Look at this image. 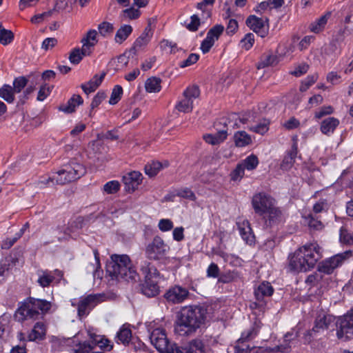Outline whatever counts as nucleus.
Segmentation results:
<instances>
[{"label":"nucleus","instance_id":"nucleus-58","mask_svg":"<svg viewBox=\"0 0 353 353\" xmlns=\"http://www.w3.org/2000/svg\"><path fill=\"white\" fill-rule=\"evenodd\" d=\"M176 195L178 196L188 199L191 201H194L196 199L195 194L188 188H182L176 192Z\"/></svg>","mask_w":353,"mask_h":353},{"label":"nucleus","instance_id":"nucleus-63","mask_svg":"<svg viewBox=\"0 0 353 353\" xmlns=\"http://www.w3.org/2000/svg\"><path fill=\"white\" fill-rule=\"evenodd\" d=\"M159 228L162 232H168L173 228V223L168 219H162L159 222Z\"/></svg>","mask_w":353,"mask_h":353},{"label":"nucleus","instance_id":"nucleus-21","mask_svg":"<svg viewBox=\"0 0 353 353\" xmlns=\"http://www.w3.org/2000/svg\"><path fill=\"white\" fill-rule=\"evenodd\" d=\"M179 353H204V345L200 339H193L184 346H179Z\"/></svg>","mask_w":353,"mask_h":353},{"label":"nucleus","instance_id":"nucleus-15","mask_svg":"<svg viewBox=\"0 0 353 353\" xmlns=\"http://www.w3.org/2000/svg\"><path fill=\"white\" fill-rule=\"evenodd\" d=\"M274 292V288L269 282H263L254 290V296L257 303L254 304L256 307H264L266 304L265 299L270 297Z\"/></svg>","mask_w":353,"mask_h":353},{"label":"nucleus","instance_id":"nucleus-34","mask_svg":"<svg viewBox=\"0 0 353 353\" xmlns=\"http://www.w3.org/2000/svg\"><path fill=\"white\" fill-rule=\"evenodd\" d=\"M161 80L158 77H150L145 82V90L148 92H158L161 90Z\"/></svg>","mask_w":353,"mask_h":353},{"label":"nucleus","instance_id":"nucleus-57","mask_svg":"<svg viewBox=\"0 0 353 353\" xmlns=\"http://www.w3.org/2000/svg\"><path fill=\"white\" fill-rule=\"evenodd\" d=\"M199 59V55L198 54L192 53L188 56V57L185 60L181 61L179 63V66L182 68L190 66L196 63Z\"/></svg>","mask_w":353,"mask_h":353},{"label":"nucleus","instance_id":"nucleus-36","mask_svg":"<svg viewBox=\"0 0 353 353\" xmlns=\"http://www.w3.org/2000/svg\"><path fill=\"white\" fill-rule=\"evenodd\" d=\"M163 168V165L159 161H152L145 165V173L150 177L155 176Z\"/></svg>","mask_w":353,"mask_h":353},{"label":"nucleus","instance_id":"nucleus-50","mask_svg":"<svg viewBox=\"0 0 353 353\" xmlns=\"http://www.w3.org/2000/svg\"><path fill=\"white\" fill-rule=\"evenodd\" d=\"M317 74L307 76L305 79L302 81L299 88V90L302 92H305L312 84H314L317 81Z\"/></svg>","mask_w":353,"mask_h":353},{"label":"nucleus","instance_id":"nucleus-47","mask_svg":"<svg viewBox=\"0 0 353 353\" xmlns=\"http://www.w3.org/2000/svg\"><path fill=\"white\" fill-rule=\"evenodd\" d=\"M276 57L272 54H263L260 61L257 64L258 69H262L265 67L273 65L274 61H276Z\"/></svg>","mask_w":353,"mask_h":353},{"label":"nucleus","instance_id":"nucleus-7","mask_svg":"<svg viewBox=\"0 0 353 353\" xmlns=\"http://www.w3.org/2000/svg\"><path fill=\"white\" fill-rule=\"evenodd\" d=\"M151 343L159 353H179L178 345L170 343L165 334V330L155 329L150 334Z\"/></svg>","mask_w":353,"mask_h":353},{"label":"nucleus","instance_id":"nucleus-20","mask_svg":"<svg viewBox=\"0 0 353 353\" xmlns=\"http://www.w3.org/2000/svg\"><path fill=\"white\" fill-rule=\"evenodd\" d=\"M100 295L90 294L81 299L78 303V315L85 316L88 310L93 307L99 301Z\"/></svg>","mask_w":353,"mask_h":353},{"label":"nucleus","instance_id":"nucleus-53","mask_svg":"<svg viewBox=\"0 0 353 353\" xmlns=\"http://www.w3.org/2000/svg\"><path fill=\"white\" fill-rule=\"evenodd\" d=\"M120 183L117 181H111L103 185V190L108 194H114L119 190Z\"/></svg>","mask_w":353,"mask_h":353},{"label":"nucleus","instance_id":"nucleus-5","mask_svg":"<svg viewBox=\"0 0 353 353\" xmlns=\"http://www.w3.org/2000/svg\"><path fill=\"white\" fill-rule=\"evenodd\" d=\"M85 173L86 168L85 165L78 161L77 158H74L57 172V176L48 177L46 181H42L41 182L49 184L50 182L54 183V181H56L57 184L63 185L77 181Z\"/></svg>","mask_w":353,"mask_h":353},{"label":"nucleus","instance_id":"nucleus-9","mask_svg":"<svg viewBox=\"0 0 353 353\" xmlns=\"http://www.w3.org/2000/svg\"><path fill=\"white\" fill-rule=\"evenodd\" d=\"M352 255V250H347L343 253L337 254L319 263L318 271L326 274H330L336 268L341 265L345 259H349Z\"/></svg>","mask_w":353,"mask_h":353},{"label":"nucleus","instance_id":"nucleus-51","mask_svg":"<svg viewBox=\"0 0 353 353\" xmlns=\"http://www.w3.org/2000/svg\"><path fill=\"white\" fill-rule=\"evenodd\" d=\"M228 119L223 117L216 121L214 123V128L217 131V133H219L221 130H223L225 133V139L228 136Z\"/></svg>","mask_w":353,"mask_h":353},{"label":"nucleus","instance_id":"nucleus-33","mask_svg":"<svg viewBox=\"0 0 353 353\" xmlns=\"http://www.w3.org/2000/svg\"><path fill=\"white\" fill-rule=\"evenodd\" d=\"M14 91L12 87L8 84H4L0 88V97L4 99L8 103H12L14 101Z\"/></svg>","mask_w":353,"mask_h":353},{"label":"nucleus","instance_id":"nucleus-30","mask_svg":"<svg viewBox=\"0 0 353 353\" xmlns=\"http://www.w3.org/2000/svg\"><path fill=\"white\" fill-rule=\"evenodd\" d=\"M236 146L245 147L252 143L251 137L245 131H238L234 135Z\"/></svg>","mask_w":353,"mask_h":353},{"label":"nucleus","instance_id":"nucleus-60","mask_svg":"<svg viewBox=\"0 0 353 353\" xmlns=\"http://www.w3.org/2000/svg\"><path fill=\"white\" fill-rule=\"evenodd\" d=\"M238 277V273L236 272H229L225 274H222L219 278V281L223 283H228L233 281Z\"/></svg>","mask_w":353,"mask_h":353},{"label":"nucleus","instance_id":"nucleus-8","mask_svg":"<svg viewBox=\"0 0 353 353\" xmlns=\"http://www.w3.org/2000/svg\"><path fill=\"white\" fill-rule=\"evenodd\" d=\"M170 250V247L159 236H155L145 247V254L150 260L159 261L163 259Z\"/></svg>","mask_w":353,"mask_h":353},{"label":"nucleus","instance_id":"nucleus-26","mask_svg":"<svg viewBox=\"0 0 353 353\" xmlns=\"http://www.w3.org/2000/svg\"><path fill=\"white\" fill-rule=\"evenodd\" d=\"M46 333V328L45 324L42 322H37L35 323L31 332L28 334V340L30 341L43 340Z\"/></svg>","mask_w":353,"mask_h":353},{"label":"nucleus","instance_id":"nucleus-59","mask_svg":"<svg viewBox=\"0 0 353 353\" xmlns=\"http://www.w3.org/2000/svg\"><path fill=\"white\" fill-rule=\"evenodd\" d=\"M140 11L134 8H130L123 10V17L125 19H136L140 16Z\"/></svg>","mask_w":353,"mask_h":353},{"label":"nucleus","instance_id":"nucleus-27","mask_svg":"<svg viewBox=\"0 0 353 353\" xmlns=\"http://www.w3.org/2000/svg\"><path fill=\"white\" fill-rule=\"evenodd\" d=\"M339 125V119L334 117H328L321 122V131L324 134L330 135L334 132Z\"/></svg>","mask_w":353,"mask_h":353},{"label":"nucleus","instance_id":"nucleus-40","mask_svg":"<svg viewBox=\"0 0 353 353\" xmlns=\"http://www.w3.org/2000/svg\"><path fill=\"white\" fill-rule=\"evenodd\" d=\"M98 140L92 141V145L93 146L96 145H99V143H100V140L102 139H109L111 141H115L119 139V135L117 134V130H108L105 133L103 134H97Z\"/></svg>","mask_w":353,"mask_h":353},{"label":"nucleus","instance_id":"nucleus-28","mask_svg":"<svg viewBox=\"0 0 353 353\" xmlns=\"http://www.w3.org/2000/svg\"><path fill=\"white\" fill-rule=\"evenodd\" d=\"M132 338V331L125 325L121 327L120 330L117 333L115 340L117 343H121L124 345L130 343Z\"/></svg>","mask_w":353,"mask_h":353},{"label":"nucleus","instance_id":"nucleus-18","mask_svg":"<svg viewBox=\"0 0 353 353\" xmlns=\"http://www.w3.org/2000/svg\"><path fill=\"white\" fill-rule=\"evenodd\" d=\"M245 23L248 27L252 30L255 33L262 38L267 36L268 30L265 28L264 21L255 15H250Z\"/></svg>","mask_w":353,"mask_h":353},{"label":"nucleus","instance_id":"nucleus-48","mask_svg":"<svg viewBox=\"0 0 353 353\" xmlns=\"http://www.w3.org/2000/svg\"><path fill=\"white\" fill-rule=\"evenodd\" d=\"M340 241L346 245H353V233L342 227L340 230Z\"/></svg>","mask_w":353,"mask_h":353},{"label":"nucleus","instance_id":"nucleus-42","mask_svg":"<svg viewBox=\"0 0 353 353\" xmlns=\"http://www.w3.org/2000/svg\"><path fill=\"white\" fill-rule=\"evenodd\" d=\"M83 48L81 49L76 48L72 50L69 56V60L71 63L78 64L83 59V56L90 55V54H83Z\"/></svg>","mask_w":353,"mask_h":353},{"label":"nucleus","instance_id":"nucleus-6","mask_svg":"<svg viewBox=\"0 0 353 353\" xmlns=\"http://www.w3.org/2000/svg\"><path fill=\"white\" fill-rule=\"evenodd\" d=\"M140 270L145 277L144 283L141 285V292L148 297L156 296L160 292L159 272L154 264L148 261L141 263Z\"/></svg>","mask_w":353,"mask_h":353},{"label":"nucleus","instance_id":"nucleus-14","mask_svg":"<svg viewBox=\"0 0 353 353\" xmlns=\"http://www.w3.org/2000/svg\"><path fill=\"white\" fill-rule=\"evenodd\" d=\"M223 31L224 26L221 24H216L208 30L205 39L201 44V50L203 54L210 50L214 42L219 39Z\"/></svg>","mask_w":353,"mask_h":353},{"label":"nucleus","instance_id":"nucleus-35","mask_svg":"<svg viewBox=\"0 0 353 353\" xmlns=\"http://www.w3.org/2000/svg\"><path fill=\"white\" fill-rule=\"evenodd\" d=\"M259 332V327L254 325L249 330L244 331L242 332L241 337L238 339V343H243L245 341H248L255 337Z\"/></svg>","mask_w":353,"mask_h":353},{"label":"nucleus","instance_id":"nucleus-17","mask_svg":"<svg viewBox=\"0 0 353 353\" xmlns=\"http://www.w3.org/2000/svg\"><path fill=\"white\" fill-rule=\"evenodd\" d=\"M143 176L141 172L132 171L123 176L122 181L125 185V190L128 192H133L141 183Z\"/></svg>","mask_w":353,"mask_h":353},{"label":"nucleus","instance_id":"nucleus-41","mask_svg":"<svg viewBox=\"0 0 353 353\" xmlns=\"http://www.w3.org/2000/svg\"><path fill=\"white\" fill-rule=\"evenodd\" d=\"M270 121L264 119L262 121L255 125H252L249 128L250 130L263 135L269 130Z\"/></svg>","mask_w":353,"mask_h":353},{"label":"nucleus","instance_id":"nucleus-38","mask_svg":"<svg viewBox=\"0 0 353 353\" xmlns=\"http://www.w3.org/2000/svg\"><path fill=\"white\" fill-rule=\"evenodd\" d=\"M203 139L206 143L211 145H216L225 140V133L223 130H221L219 133L215 134H208L203 136Z\"/></svg>","mask_w":353,"mask_h":353},{"label":"nucleus","instance_id":"nucleus-31","mask_svg":"<svg viewBox=\"0 0 353 353\" xmlns=\"http://www.w3.org/2000/svg\"><path fill=\"white\" fill-rule=\"evenodd\" d=\"M330 15H331V13L327 12L325 14L321 16L316 21H315L314 22L312 23L310 25V26H309L310 30L314 33H319L321 31H322L323 30V28H325V26L327 22V19H329Z\"/></svg>","mask_w":353,"mask_h":353},{"label":"nucleus","instance_id":"nucleus-24","mask_svg":"<svg viewBox=\"0 0 353 353\" xmlns=\"http://www.w3.org/2000/svg\"><path fill=\"white\" fill-rule=\"evenodd\" d=\"M97 32L95 30H90L85 36V37L81 39L83 43V52L86 54H91L90 48L94 47L97 43Z\"/></svg>","mask_w":353,"mask_h":353},{"label":"nucleus","instance_id":"nucleus-25","mask_svg":"<svg viewBox=\"0 0 353 353\" xmlns=\"http://www.w3.org/2000/svg\"><path fill=\"white\" fill-rule=\"evenodd\" d=\"M105 76V72H103L99 77L95 74L86 84H81V88L85 94H88L95 91L102 83Z\"/></svg>","mask_w":353,"mask_h":353},{"label":"nucleus","instance_id":"nucleus-11","mask_svg":"<svg viewBox=\"0 0 353 353\" xmlns=\"http://www.w3.org/2000/svg\"><path fill=\"white\" fill-rule=\"evenodd\" d=\"M199 95L200 90L199 86L194 85L187 88L183 92L184 99L176 105V108L183 112H192L194 100L198 98Z\"/></svg>","mask_w":353,"mask_h":353},{"label":"nucleus","instance_id":"nucleus-32","mask_svg":"<svg viewBox=\"0 0 353 353\" xmlns=\"http://www.w3.org/2000/svg\"><path fill=\"white\" fill-rule=\"evenodd\" d=\"M132 32V27L130 25H123L117 31L114 41L116 43H122Z\"/></svg>","mask_w":353,"mask_h":353},{"label":"nucleus","instance_id":"nucleus-62","mask_svg":"<svg viewBox=\"0 0 353 353\" xmlns=\"http://www.w3.org/2000/svg\"><path fill=\"white\" fill-rule=\"evenodd\" d=\"M309 69V65L307 63H301L296 66L294 70L290 72V74L295 77H301L305 74Z\"/></svg>","mask_w":353,"mask_h":353},{"label":"nucleus","instance_id":"nucleus-56","mask_svg":"<svg viewBox=\"0 0 353 353\" xmlns=\"http://www.w3.org/2000/svg\"><path fill=\"white\" fill-rule=\"evenodd\" d=\"M201 24L200 18L196 14H193L190 17V22L186 25V28L192 32H195L198 30Z\"/></svg>","mask_w":353,"mask_h":353},{"label":"nucleus","instance_id":"nucleus-10","mask_svg":"<svg viewBox=\"0 0 353 353\" xmlns=\"http://www.w3.org/2000/svg\"><path fill=\"white\" fill-rule=\"evenodd\" d=\"M274 204V199L265 192H259L252 196V205L259 216L266 214Z\"/></svg>","mask_w":353,"mask_h":353},{"label":"nucleus","instance_id":"nucleus-55","mask_svg":"<svg viewBox=\"0 0 353 353\" xmlns=\"http://www.w3.org/2000/svg\"><path fill=\"white\" fill-rule=\"evenodd\" d=\"M245 172V167L241 163L236 165L235 169L231 172L230 176L232 181L240 180L243 178Z\"/></svg>","mask_w":353,"mask_h":353},{"label":"nucleus","instance_id":"nucleus-22","mask_svg":"<svg viewBox=\"0 0 353 353\" xmlns=\"http://www.w3.org/2000/svg\"><path fill=\"white\" fill-rule=\"evenodd\" d=\"M240 235L247 244L252 245L254 243L255 236L248 221H243L239 224Z\"/></svg>","mask_w":353,"mask_h":353},{"label":"nucleus","instance_id":"nucleus-39","mask_svg":"<svg viewBox=\"0 0 353 353\" xmlns=\"http://www.w3.org/2000/svg\"><path fill=\"white\" fill-rule=\"evenodd\" d=\"M285 350L283 345H276L274 347H249V353H272L277 352H283Z\"/></svg>","mask_w":353,"mask_h":353},{"label":"nucleus","instance_id":"nucleus-46","mask_svg":"<svg viewBox=\"0 0 353 353\" xmlns=\"http://www.w3.org/2000/svg\"><path fill=\"white\" fill-rule=\"evenodd\" d=\"M323 276L321 272H319L318 270L313 274H310L307 276L305 283L310 285L311 287H314L317 285L322 280H323Z\"/></svg>","mask_w":353,"mask_h":353},{"label":"nucleus","instance_id":"nucleus-12","mask_svg":"<svg viewBox=\"0 0 353 353\" xmlns=\"http://www.w3.org/2000/svg\"><path fill=\"white\" fill-rule=\"evenodd\" d=\"M190 293L186 288L174 285L169 288L163 297L169 304H181L189 299Z\"/></svg>","mask_w":353,"mask_h":353},{"label":"nucleus","instance_id":"nucleus-29","mask_svg":"<svg viewBox=\"0 0 353 353\" xmlns=\"http://www.w3.org/2000/svg\"><path fill=\"white\" fill-rule=\"evenodd\" d=\"M30 298V303L34 305L38 311H41V314L43 315L48 312L52 307L50 301L44 299H39L33 297Z\"/></svg>","mask_w":353,"mask_h":353},{"label":"nucleus","instance_id":"nucleus-45","mask_svg":"<svg viewBox=\"0 0 353 353\" xmlns=\"http://www.w3.org/2000/svg\"><path fill=\"white\" fill-rule=\"evenodd\" d=\"M122 94V87L119 85H115L112 91L109 103L111 105L117 104L121 100Z\"/></svg>","mask_w":353,"mask_h":353},{"label":"nucleus","instance_id":"nucleus-43","mask_svg":"<svg viewBox=\"0 0 353 353\" xmlns=\"http://www.w3.org/2000/svg\"><path fill=\"white\" fill-rule=\"evenodd\" d=\"M54 280V276L52 274V272L46 270L43 271V274L39 277L37 282L41 287L46 288L50 286Z\"/></svg>","mask_w":353,"mask_h":353},{"label":"nucleus","instance_id":"nucleus-54","mask_svg":"<svg viewBox=\"0 0 353 353\" xmlns=\"http://www.w3.org/2000/svg\"><path fill=\"white\" fill-rule=\"evenodd\" d=\"M254 43V35L252 33H248L245 35V37L241 40V43L242 44V47L246 50H250Z\"/></svg>","mask_w":353,"mask_h":353},{"label":"nucleus","instance_id":"nucleus-52","mask_svg":"<svg viewBox=\"0 0 353 353\" xmlns=\"http://www.w3.org/2000/svg\"><path fill=\"white\" fill-rule=\"evenodd\" d=\"M99 34L103 37H106L108 34L113 32V25L109 22L103 21L99 25L98 27Z\"/></svg>","mask_w":353,"mask_h":353},{"label":"nucleus","instance_id":"nucleus-16","mask_svg":"<svg viewBox=\"0 0 353 353\" xmlns=\"http://www.w3.org/2000/svg\"><path fill=\"white\" fill-rule=\"evenodd\" d=\"M153 32L151 26L149 23L144 29L141 34L135 40L133 46L130 49L129 54L136 55L137 52L141 48L145 47L150 42Z\"/></svg>","mask_w":353,"mask_h":353},{"label":"nucleus","instance_id":"nucleus-23","mask_svg":"<svg viewBox=\"0 0 353 353\" xmlns=\"http://www.w3.org/2000/svg\"><path fill=\"white\" fill-rule=\"evenodd\" d=\"M83 100L79 94H73L72 97L68 101L66 104L61 105L59 109L67 114H70L75 112L77 106L82 105Z\"/></svg>","mask_w":353,"mask_h":353},{"label":"nucleus","instance_id":"nucleus-2","mask_svg":"<svg viewBox=\"0 0 353 353\" xmlns=\"http://www.w3.org/2000/svg\"><path fill=\"white\" fill-rule=\"evenodd\" d=\"M176 318L175 332L181 336H190L205 325L208 307L201 304L186 305L176 312Z\"/></svg>","mask_w":353,"mask_h":353},{"label":"nucleus","instance_id":"nucleus-49","mask_svg":"<svg viewBox=\"0 0 353 353\" xmlns=\"http://www.w3.org/2000/svg\"><path fill=\"white\" fill-rule=\"evenodd\" d=\"M259 161L256 156L254 154H251L248 156L243 161V165L248 170H252L256 168L258 165Z\"/></svg>","mask_w":353,"mask_h":353},{"label":"nucleus","instance_id":"nucleus-44","mask_svg":"<svg viewBox=\"0 0 353 353\" xmlns=\"http://www.w3.org/2000/svg\"><path fill=\"white\" fill-rule=\"evenodd\" d=\"M28 80L26 77H19L14 79L12 89L15 93H20L28 85Z\"/></svg>","mask_w":353,"mask_h":353},{"label":"nucleus","instance_id":"nucleus-1","mask_svg":"<svg viewBox=\"0 0 353 353\" xmlns=\"http://www.w3.org/2000/svg\"><path fill=\"white\" fill-rule=\"evenodd\" d=\"M335 320V316L332 314L324 312L319 313L314 320L313 327L304 334L305 343H310L334 325L336 327V335L339 339H344L345 341L352 339L353 307L347 314L339 317L336 322Z\"/></svg>","mask_w":353,"mask_h":353},{"label":"nucleus","instance_id":"nucleus-61","mask_svg":"<svg viewBox=\"0 0 353 353\" xmlns=\"http://www.w3.org/2000/svg\"><path fill=\"white\" fill-rule=\"evenodd\" d=\"M106 94L104 92H98L97 94L94 97L92 103L90 104L91 110L97 108L101 102L105 99Z\"/></svg>","mask_w":353,"mask_h":353},{"label":"nucleus","instance_id":"nucleus-13","mask_svg":"<svg viewBox=\"0 0 353 353\" xmlns=\"http://www.w3.org/2000/svg\"><path fill=\"white\" fill-rule=\"evenodd\" d=\"M41 316L40 312L34 307L33 304L30 303V298L19 307L14 313L15 321L23 322L27 319H39Z\"/></svg>","mask_w":353,"mask_h":353},{"label":"nucleus","instance_id":"nucleus-3","mask_svg":"<svg viewBox=\"0 0 353 353\" xmlns=\"http://www.w3.org/2000/svg\"><path fill=\"white\" fill-rule=\"evenodd\" d=\"M322 257L316 243H309L300 247L288 256V268L291 272H307L314 268Z\"/></svg>","mask_w":353,"mask_h":353},{"label":"nucleus","instance_id":"nucleus-37","mask_svg":"<svg viewBox=\"0 0 353 353\" xmlns=\"http://www.w3.org/2000/svg\"><path fill=\"white\" fill-rule=\"evenodd\" d=\"M14 33L10 30L4 28L0 25V43L3 46H7L12 43L14 40Z\"/></svg>","mask_w":353,"mask_h":353},{"label":"nucleus","instance_id":"nucleus-19","mask_svg":"<svg viewBox=\"0 0 353 353\" xmlns=\"http://www.w3.org/2000/svg\"><path fill=\"white\" fill-rule=\"evenodd\" d=\"M264 221L266 227H272L283 221V216L281 210L275 207L274 204L266 212V214L261 216Z\"/></svg>","mask_w":353,"mask_h":353},{"label":"nucleus","instance_id":"nucleus-64","mask_svg":"<svg viewBox=\"0 0 353 353\" xmlns=\"http://www.w3.org/2000/svg\"><path fill=\"white\" fill-rule=\"evenodd\" d=\"M94 345L88 342H83L79 344V347L74 350V353H92Z\"/></svg>","mask_w":353,"mask_h":353},{"label":"nucleus","instance_id":"nucleus-4","mask_svg":"<svg viewBox=\"0 0 353 353\" xmlns=\"http://www.w3.org/2000/svg\"><path fill=\"white\" fill-rule=\"evenodd\" d=\"M106 272L112 279H123L126 281L135 280L137 276L132 268L130 257L126 254H112L105 265Z\"/></svg>","mask_w":353,"mask_h":353}]
</instances>
